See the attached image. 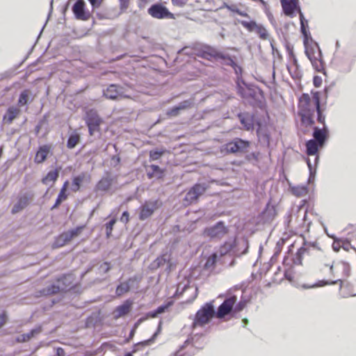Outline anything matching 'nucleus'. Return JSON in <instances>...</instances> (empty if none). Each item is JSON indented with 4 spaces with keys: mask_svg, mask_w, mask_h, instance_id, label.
I'll list each match as a JSON object with an SVG mask.
<instances>
[{
    "mask_svg": "<svg viewBox=\"0 0 356 356\" xmlns=\"http://www.w3.org/2000/svg\"><path fill=\"white\" fill-rule=\"evenodd\" d=\"M338 282H340L341 284H342V280H334V281H327V280H320L318 281V282L315 283L313 285H311V286H307V285H304L303 287L305 289H312V288H315V287H321V286H325V285H333V284H337Z\"/></svg>",
    "mask_w": 356,
    "mask_h": 356,
    "instance_id": "e433bc0d",
    "label": "nucleus"
},
{
    "mask_svg": "<svg viewBox=\"0 0 356 356\" xmlns=\"http://www.w3.org/2000/svg\"><path fill=\"white\" fill-rule=\"evenodd\" d=\"M246 306V301L241 300L238 303H237L235 306H234V313H238L242 311L245 307Z\"/></svg>",
    "mask_w": 356,
    "mask_h": 356,
    "instance_id": "13d9d810",
    "label": "nucleus"
},
{
    "mask_svg": "<svg viewBox=\"0 0 356 356\" xmlns=\"http://www.w3.org/2000/svg\"><path fill=\"white\" fill-rule=\"evenodd\" d=\"M135 277H131L127 281L121 282L116 288V295L120 296L130 290L131 284L135 282Z\"/></svg>",
    "mask_w": 356,
    "mask_h": 356,
    "instance_id": "cd10ccee",
    "label": "nucleus"
},
{
    "mask_svg": "<svg viewBox=\"0 0 356 356\" xmlns=\"http://www.w3.org/2000/svg\"><path fill=\"white\" fill-rule=\"evenodd\" d=\"M249 248V242L246 238L238 241L236 238L229 239L222 244L218 250V254L223 257L227 254H232L235 257H241L245 254Z\"/></svg>",
    "mask_w": 356,
    "mask_h": 356,
    "instance_id": "f257e3e1",
    "label": "nucleus"
},
{
    "mask_svg": "<svg viewBox=\"0 0 356 356\" xmlns=\"http://www.w3.org/2000/svg\"><path fill=\"white\" fill-rule=\"evenodd\" d=\"M239 23L245 28L249 32H255L259 38L264 40H269V34L266 29L261 24H257L255 21H239Z\"/></svg>",
    "mask_w": 356,
    "mask_h": 356,
    "instance_id": "6e6552de",
    "label": "nucleus"
},
{
    "mask_svg": "<svg viewBox=\"0 0 356 356\" xmlns=\"http://www.w3.org/2000/svg\"><path fill=\"white\" fill-rule=\"evenodd\" d=\"M61 290L62 286H59L56 282L42 289L39 293L41 296H51L60 292Z\"/></svg>",
    "mask_w": 356,
    "mask_h": 356,
    "instance_id": "a878e982",
    "label": "nucleus"
},
{
    "mask_svg": "<svg viewBox=\"0 0 356 356\" xmlns=\"http://www.w3.org/2000/svg\"><path fill=\"white\" fill-rule=\"evenodd\" d=\"M250 142L240 138H235L221 147V152L225 154H243L248 152Z\"/></svg>",
    "mask_w": 356,
    "mask_h": 356,
    "instance_id": "7ed1b4c3",
    "label": "nucleus"
},
{
    "mask_svg": "<svg viewBox=\"0 0 356 356\" xmlns=\"http://www.w3.org/2000/svg\"><path fill=\"white\" fill-rule=\"evenodd\" d=\"M187 289H189L188 284H184L183 286L179 284L177 286V293H183Z\"/></svg>",
    "mask_w": 356,
    "mask_h": 356,
    "instance_id": "338daca9",
    "label": "nucleus"
},
{
    "mask_svg": "<svg viewBox=\"0 0 356 356\" xmlns=\"http://www.w3.org/2000/svg\"><path fill=\"white\" fill-rule=\"evenodd\" d=\"M340 248H341V239L337 237H334V241L332 243V249L334 252H338L340 250Z\"/></svg>",
    "mask_w": 356,
    "mask_h": 356,
    "instance_id": "bf43d9fd",
    "label": "nucleus"
},
{
    "mask_svg": "<svg viewBox=\"0 0 356 356\" xmlns=\"http://www.w3.org/2000/svg\"><path fill=\"white\" fill-rule=\"evenodd\" d=\"M281 4L284 13L290 17L295 16L296 11L299 14L301 11L298 0H281Z\"/></svg>",
    "mask_w": 356,
    "mask_h": 356,
    "instance_id": "dca6fc26",
    "label": "nucleus"
},
{
    "mask_svg": "<svg viewBox=\"0 0 356 356\" xmlns=\"http://www.w3.org/2000/svg\"><path fill=\"white\" fill-rule=\"evenodd\" d=\"M29 92L27 90H24L21 92L18 99V104L19 106H25L27 104L29 101Z\"/></svg>",
    "mask_w": 356,
    "mask_h": 356,
    "instance_id": "de8ad7c7",
    "label": "nucleus"
},
{
    "mask_svg": "<svg viewBox=\"0 0 356 356\" xmlns=\"http://www.w3.org/2000/svg\"><path fill=\"white\" fill-rule=\"evenodd\" d=\"M306 152L309 156H314V163L316 165L319 156L318 155V149L323 145L318 144L316 140L310 139L306 142Z\"/></svg>",
    "mask_w": 356,
    "mask_h": 356,
    "instance_id": "6ab92c4d",
    "label": "nucleus"
},
{
    "mask_svg": "<svg viewBox=\"0 0 356 356\" xmlns=\"http://www.w3.org/2000/svg\"><path fill=\"white\" fill-rule=\"evenodd\" d=\"M28 204V199L26 197H20L17 202L15 204L12 209V213H16L21 210H22L24 208L26 207Z\"/></svg>",
    "mask_w": 356,
    "mask_h": 356,
    "instance_id": "4c0bfd02",
    "label": "nucleus"
},
{
    "mask_svg": "<svg viewBox=\"0 0 356 356\" xmlns=\"http://www.w3.org/2000/svg\"><path fill=\"white\" fill-rule=\"evenodd\" d=\"M173 304L172 301H168L166 303H164L160 306H159L156 309V312L159 315L164 313L170 307H171Z\"/></svg>",
    "mask_w": 356,
    "mask_h": 356,
    "instance_id": "603ef678",
    "label": "nucleus"
},
{
    "mask_svg": "<svg viewBox=\"0 0 356 356\" xmlns=\"http://www.w3.org/2000/svg\"><path fill=\"white\" fill-rule=\"evenodd\" d=\"M129 220V213L128 211H125L122 213L120 217V221L123 223H127Z\"/></svg>",
    "mask_w": 356,
    "mask_h": 356,
    "instance_id": "0e129e2a",
    "label": "nucleus"
},
{
    "mask_svg": "<svg viewBox=\"0 0 356 356\" xmlns=\"http://www.w3.org/2000/svg\"><path fill=\"white\" fill-rule=\"evenodd\" d=\"M86 175L84 173H81L72 179V190L73 191H78L80 188L81 184L83 181Z\"/></svg>",
    "mask_w": 356,
    "mask_h": 356,
    "instance_id": "58836bf2",
    "label": "nucleus"
},
{
    "mask_svg": "<svg viewBox=\"0 0 356 356\" xmlns=\"http://www.w3.org/2000/svg\"><path fill=\"white\" fill-rule=\"evenodd\" d=\"M19 113V108L14 106L9 107L3 116V119L7 123L10 124Z\"/></svg>",
    "mask_w": 356,
    "mask_h": 356,
    "instance_id": "473e14b6",
    "label": "nucleus"
},
{
    "mask_svg": "<svg viewBox=\"0 0 356 356\" xmlns=\"http://www.w3.org/2000/svg\"><path fill=\"white\" fill-rule=\"evenodd\" d=\"M240 122L243 124L244 129L247 131L253 129L254 128V120L253 116L248 112L239 113L237 115Z\"/></svg>",
    "mask_w": 356,
    "mask_h": 356,
    "instance_id": "412c9836",
    "label": "nucleus"
},
{
    "mask_svg": "<svg viewBox=\"0 0 356 356\" xmlns=\"http://www.w3.org/2000/svg\"><path fill=\"white\" fill-rule=\"evenodd\" d=\"M80 141V135L76 131H72L67 139V147L69 149L74 148Z\"/></svg>",
    "mask_w": 356,
    "mask_h": 356,
    "instance_id": "72a5a7b5",
    "label": "nucleus"
},
{
    "mask_svg": "<svg viewBox=\"0 0 356 356\" xmlns=\"http://www.w3.org/2000/svg\"><path fill=\"white\" fill-rule=\"evenodd\" d=\"M292 193L297 197H302L307 195V188L305 186H293L291 188Z\"/></svg>",
    "mask_w": 356,
    "mask_h": 356,
    "instance_id": "ea45409f",
    "label": "nucleus"
},
{
    "mask_svg": "<svg viewBox=\"0 0 356 356\" xmlns=\"http://www.w3.org/2000/svg\"><path fill=\"white\" fill-rule=\"evenodd\" d=\"M111 268V264L108 261H104L103 262L100 266H99V270L101 273H107Z\"/></svg>",
    "mask_w": 356,
    "mask_h": 356,
    "instance_id": "4d7b16f0",
    "label": "nucleus"
},
{
    "mask_svg": "<svg viewBox=\"0 0 356 356\" xmlns=\"http://www.w3.org/2000/svg\"><path fill=\"white\" fill-rule=\"evenodd\" d=\"M161 325V322H160V323H159L158 330H156V332L153 334V336L150 339H149L147 340H145L143 341H140V342L138 343L137 344H136L135 349L134 350V352L136 351V348L137 346H146L149 345L152 342H153L160 332Z\"/></svg>",
    "mask_w": 356,
    "mask_h": 356,
    "instance_id": "79ce46f5",
    "label": "nucleus"
},
{
    "mask_svg": "<svg viewBox=\"0 0 356 356\" xmlns=\"http://www.w3.org/2000/svg\"><path fill=\"white\" fill-rule=\"evenodd\" d=\"M225 58H220L225 60V64L229 66H231L236 72H237V69H239L240 72L242 71V68L238 65L235 61L229 56L224 54Z\"/></svg>",
    "mask_w": 356,
    "mask_h": 356,
    "instance_id": "c03bdc74",
    "label": "nucleus"
},
{
    "mask_svg": "<svg viewBox=\"0 0 356 356\" xmlns=\"http://www.w3.org/2000/svg\"><path fill=\"white\" fill-rule=\"evenodd\" d=\"M131 303L129 301L124 302L122 305H119L115 309V318H120L127 315L131 310Z\"/></svg>",
    "mask_w": 356,
    "mask_h": 356,
    "instance_id": "7c9ffc66",
    "label": "nucleus"
},
{
    "mask_svg": "<svg viewBox=\"0 0 356 356\" xmlns=\"http://www.w3.org/2000/svg\"><path fill=\"white\" fill-rule=\"evenodd\" d=\"M88 1L90 3L92 8L95 9V8H98L99 7H100V6L104 0H88Z\"/></svg>",
    "mask_w": 356,
    "mask_h": 356,
    "instance_id": "e2e57ef3",
    "label": "nucleus"
},
{
    "mask_svg": "<svg viewBox=\"0 0 356 356\" xmlns=\"http://www.w3.org/2000/svg\"><path fill=\"white\" fill-rule=\"evenodd\" d=\"M229 228L223 221H218L215 225L204 229L203 236L211 240H220L228 234Z\"/></svg>",
    "mask_w": 356,
    "mask_h": 356,
    "instance_id": "20e7f679",
    "label": "nucleus"
},
{
    "mask_svg": "<svg viewBox=\"0 0 356 356\" xmlns=\"http://www.w3.org/2000/svg\"><path fill=\"white\" fill-rule=\"evenodd\" d=\"M341 248H343L346 251H348L351 248V245L348 240L341 239Z\"/></svg>",
    "mask_w": 356,
    "mask_h": 356,
    "instance_id": "69168bd1",
    "label": "nucleus"
},
{
    "mask_svg": "<svg viewBox=\"0 0 356 356\" xmlns=\"http://www.w3.org/2000/svg\"><path fill=\"white\" fill-rule=\"evenodd\" d=\"M56 282L62 286L61 291H64L72 286L73 277L71 275H63L57 278Z\"/></svg>",
    "mask_w": 356,
    "mask_h": 356,
    "instance_id": "b1692460",
    "label": "nucleus"
},
{
    "mask_svg": "<svg viewBox=\"0 0 356 356\" xmlns=\"http://www.w3.org/2000/svg\"><path fill=\"white\" fill-rule=\"evenodd\" d=\"M329 134V129L326 125L323 126V128L315 127L312 134L313 140H316L318 144L323 145H325Z\"/></svg>",
    "mask_w": 356,
    "mask_h": 356,
    "instance_id": "aec40b11",
    "label": "nucleus"
},
{
    "mask_svg": "<svg viewBox=\"0 0 356 356\" xmlns=\"http://www.w3.org/2000/svg\"><path fill=\"white\" fill-rule=\"evenodd\" d=\"M321 251V249L318 246L316 242H307L304 241L302 245L298 250L295 256L293 257V264L296 265H302V260L307 255L313 254V251Z\"/></svg>",
    "mask_w": 356,
    "mask_h": 356,
    "instance_id": "39448f33",
    "label": "nucleus"
},
{
    "mask_svg": "<svg viewBox=\"0 0 356 356\" xmlns=\"http://www.w3.org/2000/svg\"><path fill=\"white\" fill-rule=\"evenodd\" d=\"M59 172L58 170H51L42 179V182L45 185L50 184L51 186L57 180Z\"/></svg>",
    "mask_w": 356,
    "mask_h": 356,
    "instance_id": "2f4dec72",
    "label": "nucleus"
},
{
    "mask_svg": "<svg viewBox=\"0 0 356 356\" xmlns=\"http://www.w3.org/2000/svg\"><path fill=\"white\" fill-rule=\"evenodd\" d=\"M298 218H299L300 216H302L301 221L302 222V226H304V224L306 223V222L307 220V211L303 207H299L298 208Z\"/></svg>",
    "mask_w": 356,
    "mask_h": 356,
    "instance_id": "3c124183",
    "label": "nucleus"
},
{
    "mask_svg": "<svg viewBox=\"0 0 356 356\" xmlns=\"http://www.w3.org/2000/svg\"><path fill=\"white\" fill-rule=\"evenodd\" d=\"M241 83L243 85V86L241 84V83L238 81H237L236 89H237L238 94L241 97L243 98L244 96H245V93L246 92V90H247L248 85L243 81H241Z\"/></svg>",
    "mask_w": 356,
    "mask_h": 356,
    "instance_id": "8fccbe9b",
    "label": "nucleus"
},
{
    "mask_svg": "<svg viewBox=\"0 0 356 356\" xmlns=\"http://www.w3.org/2000/svg\"><path fill=\"white\" fill-rule=\"evenodd\" d=\"M84 119L90 135L92 136L95 132L99 131V127L103 120L96 110L90 109L86 111Z\"/></svg>",
    "mask_w": 356,
    "mask_h": 356,
    "instance_id": "0eeeda50",
    "label": "nucleus"
},
{
    "mask_svg": "<svg viewBox=\"0 0 356 356\" xmlns=\"http://www.w3.org/2000/svg\"><path fill=\"white\" fill-rule=\"evenodd\" d=\"M236 296L227 298L216 311V316L221 319L234 313V306L236 305Z\"/></svg>",
    "mask_w": 356,
    "mask_h": 356,
    "instance_id": "1a4fd4ad",
    "label": "nucleus"
},
{
    "mask_svg": "<svg viewBox=\"0 0 356 356\" xmlns=\"http://www.w3.org/2000/svg\"><path fill=\"white\" fill-rule=\"evenodd\" d=\"M207 184L205 183L195 184L186 194L184 202L188 204L196 202L198 198L203 195L207 189Z\"/></svg>",
    "mask_w": 356,
    "mask_h": 356,
    "instance_id": "9d476101",
    "label": "nucleus"
},
{
    "mask_svg": "<svg viewBox=\"0 0 356 356\" xmlns=\"http://www.w3.org/2000/svg\"><path fill=\"white\" fill-rule=\"evenodd\" d=\"M147 13L155 19H175V15L172 13L168 9V8L163 5L161 3H155L151 5L150 7L147 9Z\"/></svg>",
    "mask_w": 356,
    "mask_h": 356,
    "instance_id": "423d86ee",
    "label": "nucleus"
},
{
    "mask_svg": "<svg viewBox=\"0 0 356 356\" xmlns=\"http://www.w3.org/2000/svg\"><path fill=\"white\" fill-rule=\"evenodd\" d=\"M194 105V99L191 98L181 102L177 105L169 108L166 111V115L170 117H177L180 115L181 111L192 108Z\"/></svg>",
    "mask_w": 356,
    "mask_h": 356,
    "instance_id": "4468645a",
    "label": "nucleus"
},
{
    "mask_svg": "<svg viewBox=\"0 0 356 356\" xmlns=\"http://www.w3.org/2000/svg\"><path fill=\"white\" fill-rule=\"evenodd\" d=\"M50 152V147L47 145H42L39 147L35 154L34 161L36 163H43L47 158Z\"/></svg>",
    "mask_w": 356,
    "mask_h": 356,
    "instance_id": "5701e85b",
    "label": "nucleus"
},
{
    "mask_svg": "<svg viewBox=\"0 0 356 356\" xmlns=\"http://www.w3.org/2000/svg\"><path fill=\"white\" fill-rule=\"evenodd\" d=\"M258 91H259V88L252 87V86L248 85L247 90H246V92L245 93V96L243 98L250 97L252 99H255L257 97Z\"/></svg>",
    "mask_w": 356,
    "mask_h": 356,
    "instance_id": "49530a36",
    "label": "nucleus"
},
{
    "mask_svg": "<svg viewBox=\"0 0 356 356\" xmlns=\"http://www.w3.org/2000/svg\"><path fill=\"white\" fill-rule=\"evenodd\" d=\"M305 54L307 55V56L308 57V58L310 60L312 65L316 68V70L318 71V72H321V69L319 68L318 65V63H320V65H322V63H321V60H318L317 59H313L312 57L311 56L309 52L308 51V50H306L305 51ZM321 68H323L322 66H321Z\"/></svg>",
    "mask_w": 356,
    "mask_h": 356,
    "instance_id": "864d4df0",
    "label": "nucleus"
},
{
    "mask_svg": "<svg viewBox=\"0 0 356 356\" xmlns=\"http://www.w3.org/2000/svg\"><path fill=\"white\" fill-rule=\"evenodd\" d=\"M214 316H216V310L213 301L206 302L196 312L192 326L193 327H203L208 324Z\"/></svg>",
    "mask_w": 356,
    "mask_h": 356,
    "instance_id": "f03ea898",
    "label": "nucleus"
},
{
    "mask_svg": "<svg viewBox=\"0 0 356 356\" xmlns=\"http://www.w3.org/2000/svg\"><path fill=\"white\" fill-rule=\"evenodd\" d=\"M159 207V200H149L145 202L140 207L139 219L141 220H146L150 217L153 214L154 211Z\"/></svg>",
    "mask_w": 356,
    "mask_h": 356,
    "instance_id": "2eb2a0df",
    "label": "nucleus"
},
{
    "mask_svg": "<svg viewBox=\"0 0 356 356\" xmlns=\"http://www.w3.org/2000/svg\"><path fill=\"white\" fill-rule=\"evenodd\" d=\"M69 185V181H65L57 196L56 200H58L59 202H62L63 201L65 200L67 197V195L66 194L67 188Z\"/></svg>",
    "mask_w": 356,
    "mask_h": 356,
    "instance_id": "37998d69",
    "label": "nucleus"
},
{
    "mask_svg": "<svg viewBox=\"0 0 356 356\" xmlns=\"http://www.w3.org/2000/svg\"><path fill=\"white\" fill-rule=\"evenodd\" d=\"M199 56L209 60H211L212 58H225L224 54L209 45L204 46L202 48Z\"/></svg>",
    "mask_w": 356,
    "mask_h": 356,
    "instance_id": "a211bd4d",
    "label": "nucleus"
},
{
    "mask_svg": "<svg viewBox=\"0 0 356 356\" xmlns=\"http://www.w3.org/2000/svg\"><path fill=\"white\" fill-rule=\"evenodd\" d=\"M300 31L304 37L305 43L308 40L309 36H310V33L308 30V21L305 18L304 15L302 11H300Z\"/></svg>",
    "mask_w": 356,
    "mask_h": 356,
    "instance_id": "c756f323",
    "label": "nucleus"
},
{
    "mask_svg": "<svg viewBox=\"0 0 356 356\" xmlns=\"http://www.w3.org/2000/svg\"><path fill=\"white\" fill-rule=\"evenodd\" d=\"M218 258V252H213L207 259L204 265V268L206 270H213L216 266Z\"/></svg>",
    "mask_w": 356,
    "mask_h": 356,
    "instance_id": "f704fd0d",
    "label": "nucleus"
},
{
    "mask_svg": "<svg viewBox=\"0 0 356 356\" xmlns=\"http://www.w3.org/2000/svg\"><path fill=\"white\" fill-rule=\"evenodd\" d=\"M307 165H308V168L309 169V181H311V180L312 179H314V176H315V174H316V169H314L313 170V167H312V161H311V159H308L307 161Z\"/></svg>",
    "mask_w": 356,
    "mask_h": 356,
    "instance_id": "052dcab7",
    "label": "nucleus"
},
{
    "mask_svg": "<svg viewBox=\"0 0 356 356\" xmlns=\"http://www.w3.org/2000/svg\"><path fill=\"white\" fill-rule=\"evenodd\" d=\"M262 218L265 222H270L272 221L275 216L277 215L276 209L275 206L270 204L269 203L266 204V207L264 211L261 213Z\"/></svg>",
    "mask_w": 356,
    "mask_h": 356,
    "instance_id": "bb28decb",
    "label": "nucleus"
},
{
    "mask_svg": "<svg viewBox=\"0 0 356 356\" xmlns=\"http://www.w3.org/2000/svg\"><path fill=\"white\" fill-rule=\"evenodd\" d=\"M171 1H172V3L174 6H178L180 8L184 6L186 4V2L184 0H171Z\"/></svg>",
    "mask_w": 356,
    "mask_h": 356,
    "instance_id": "774afa93",
    "label": "nucleus"
},
{
    "mask_svg": "<svg viewBox=\"0 0 356 356\" xmlns=\"http://www.w3.org/2000/svg\"><path fill=\"white\" fill-rule=\"evenodd\" d=\"M115 179V176L109 172H106L102 178L97 182L95 186L96 191L102 192L108 191Z\"/></svg>",
    "mask_w": 356,
    "mask_h": 356,
    "instance_id": "f3484780",
    "label": "nucleus"
},
{
    "mask_svg": "<svg viewBox=\"0 0 356 356\" xmlns=\"http://www.w3.org/2000/svg\"><path fill=\"white\" fill-rule=\"evenodd\" d=\"M227 8L232 12L236 13V14H238L240 16L249 17V15L247 13H245L244 11H241L238 8H236L235 6H227Z\"/></svg>",
    "mask_w": 356,
    "mask_h": 356,
    "instance_id": "6e6d98bb",
    "label": "nucleus"
},
{
    "mask_svg": "<svg viewBox=\"0 0 356 356\" xmlns=\"http://www.w3.org/2000/svg\"><path fill=\"white\" fill-rule=\"evenodd\" d=\"M300 101L302 102V111H313L310 106L311 98L308 94H302Z\"/></svg>",
    "mask_w": 356,
    "mask_h": 356,
    "instance_id": "a19ab883",
    "label": "nucleus"
},
{
    "mask_svg": "<svg viewBox=\"0 0 356 356\" xmlns=\"http://www.w3.org/2000/svg\"><path fill=\"white\" fill-rule=\"evenodd\" d=\"M103 95L106 99L111 100L129 97L128 95L124 94V88L117 84H111L106 89L103 90Z\"/></svg>",
    "mask_w": 356,
    "mask_h": 356,
    "instance_id": "f8f14e48",
    "label": "nucleus"
},
{
    "mask_svg": "<svg viewBox=\"0 0 356 356\" xmlns=\"http://www.w3.org/2000/svg\"><path fill=\"white\" fill-rule=\"evenodd\" d=\"M116 219L112 218L109 222L106 223L105 227H106V235L107 238H109L111 236L112 231L113 229V226L116 223Z\"/></svg>",
    "mask_w": 356,
    "mask_h": 356,
    "instance_id": "09e8293b",
    "label": "nucleus"
},
{
    "mask_svg": "<svg viewBox=\"0 0 356 356\" xmlns=\"http://www.w3.org/2000/svg\"><path fill=\"white\" fill-rule=\"evenodd\" d=\"M83 227H77L68 232H64L56 238L53 244L54 248H60L69 243L72 238L77 236L82 231Z\"/></svg>",
    "mask_w": 356,
    "mask_h": 356,
    "instance_id": "9b49d317",
    "label": "nucleus"
},
{
    "mask_svg": "<svg viewBox=\"0 0 356 356\" xmlns=\"http://www.w3.org/2000/svg\"><path fill=\"white\" fill-rule=\"evenodd\" d=\"M72 10L77 19L86 21L90 17V12L86 10L84 0H76L72 6Z\"/></svg>",
    "mask_w": 356,
    "mask_h": 356,
    "instance_id": "ddd939ff",
    "label": "nucleus"
},
{
    "mask_svg": "<svg viewBox=\"0 0 356 356\" xmlns=\"http://www.w3.org/2000/svg\"><path fill=\"white\" fill-rule=\"evenodd\" d=\"M312 112L313 111H302V112L300 113L302 122L307 126H311L314 123L312 118Z\"/></svg>",
    "mask_w": 356,
    "mask_h": 356,
    "instance_id": "c9c22d12",
    "label": "nucleus"
},
{
    "mask_svg": "<svg viewBox=\"0 0 356 356\" xmlns=\"http://www.w3.org/2000/svg\"><path fill=\"white\" fill-rule=\"evenodd\" d=\"M169 256L164 254L162 257H158L154 263L157 267L164 265L165 263H169Z\"/></svg>",
    "mask_w": 356,
    "mask_h": 356,
    "instance_id": "5fc2aeb1",
    "label": "nucleus"
},
{
    "mask_svg": "<svg viewBox=\"0 0 356 356\" xmlns=\"http://www.w3.org/2000/svg\"><path fill=\"white\" fill-rule=\"evenodd\" d=\"M163 170L157 165L152 164L148 166L147 175L149 179H161L163 177Z\"/></svg>",
    "mask_w": 356,
    "mask_h": 356,
    "instance_id": "393cba45",
    "label": "nucleus"
},
{
    "mask_svg": "<svg viewBox=\"0 0 356 356\" xmlns=\"http://www.w3.org/2000/svg\"><path fill=\"white\" fill-rule=\"evenodd\" d=\"M313 101L314 102L316 111L317 113V121L319 123H321L323 124V126L325 124V116L323 114L321 107V99L320 95L318 92H316L313 93Z\"/></svg>",
    "mask_w": 356,
    "mask_h": 356,
    "instance_id": "4be33fe9",
    "label": "nucleus"
},
{
    "mask_svg": "<svg viewBox=\"0 0 356 356\" xmlns=\"http://www.w3.org/2000/svg\"><path fill=\"white\" fill-rule=\"evenodd\" d=\"M121 12H124L129 7V0H119Z\"/></svg>",
    "mask_w": 356,
    "mask_h": 356,
    "instance_id": "680f3d73",
    "label": "nucleus"
},
{
    "mask_svg": "<svg viewBox=\"0 0 356 356\" xmlns=\"http://www.w3.org/2000/svg\"><path fill=\"white\" fill-rule=\"evenodd\" d=\"M165 150L154 149L149 152V161H156L163 155Z\"/></svg>",
    "mask_w": 356,
    "mask_h": 356,
    "instance_id": "a18cd8bd",
    "label": "nucleus"
},
{
    "mask_svg": "<svg viewBox=\"0 0 356 356\" xmlns=\"http://www.w3.org/2000/svg\"><path fill=\"white\" fill-rule=\"evenodd\" d=\"M42 331L41 326H38L33 329H32L30 332L27 333L22 334L19 335L17 340L18 342H26L29 341L31 339L34 337L35 335L40 334Z\"/></svg>",
    "mask_w": 356,
    "mask_h": 356,
    "instance_id": "c85d7f7f",
    "label": "nucleus"
}]
</instances>
